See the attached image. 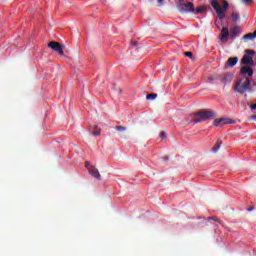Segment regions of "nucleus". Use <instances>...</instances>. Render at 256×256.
<instances>
[{"mask_svg": "<svg viewBox=\"0 0 256 256\" xmlns=\"http://www.w3.org/2000/svg\"><path fill=\"white\" fill-rule=\"evenodd\" d=\"M241 75H248L249 77H253V69L251 67L244 66L240 69Z\"/></svg>", "mask_w": 256, "mask_h": 256, "instance_id": "1a4fd4ad", "label": "nucleus"}, {"mask_svg": "<svg viewBox=\"0 0 256 256\" xmlns=\"http://www.w3.org/2000/svg\"><path fill=\"white\" fill-rule=\"evenodd\" d=\"M205 7H199V8H196V10L194 9L196 15H199L200 13H203V11H205Z\"/></svg>", "mask_w": 256, "mask_h": 256, "instance_id": "aec40b11", "label": "nucleus"}, {"mask_svg": "<svg viewBox=\"0 0 256 256\" xmlns=\"http://www.w3.org/2000/svg\"><path fill=\"white\" fill-rule=\"evenodd\" d=\"M249 89H251V80L247 77L238 80L234 86V90L240 93V95H243V93L249 91Z\"/></svg>", "mask_w": 256, "mask_h": 256, "instance_id": "7ed1b4c3", "label": "nucleus"}, {"mask_svg": "<svg viewBox=\"0 0 256 256\" xmlns=\"http://www.w3.org/2000/svg\"><path fill=\"white\" fill-rule=\"evenodd\" d=\"M208 219H210L211 221H216V223H223V221H221L219 218L215 217V216H211Z\"/></svg>", "mask_w": 256, "mask_h": 256, "instance_id": "412c9836", "label": "nucleus"}, {"mask_svg": "<svg viewBox=\"0 0 256 256\" xmlns=\"http://www.w3.org/2000/svg\"><path fill=\"white\" fill-rule=\"evenodd\" d=\"M48 47L52 49V51L58 53V55H65V52L63 51V49H65V45H61L59 42L51 41L48 43Z\"/></svg>", "mask_w": 256, "mask_h": 256, "instance_id": "39448f33", "label": "nucleus"}, {"mask_svg": "<svg viewBox=\"0 0 256 256\" xmlns=\"http://www.w3.org/2000/svg\"><path fill=\"white\" fill-rule=\"evenodd\" d=\"M232 21L233 23H237L239 21V19H241V17L239 16L238 12H232Z\"/></svg>", "mask_w": 256, "mask_h": 256, "instance_id": "dca6fc26", "label": "nucleus"}, {"mask_svg": "<svg viewBox=\"0 0 256 256\" xmlns=\"http://www.w3.org/2000/svg\"><path fill=\"white\" fill-rule=\"evenodd\" d=\"M252 55H255V51L253 50H246L244 56L241 59L242 65H248L249 67H253L255 65V61H253Z\"/></svg>", "mask_w": 256, "mask_h": 256, "instance_id": "20e7f679", "label": "nucleus"}, {"mask_svg": "<svg viewBox=\"0 0 256 256\" xmlns=\"http://www.w3.org/2000/svg\"><path fill=\"white\" fill-rule=\"evenodd\" d=\"M115 129H116V131H119L120 133L127 131V128L125 126H116Z\"/></svg>", "mask_w": 256, "mask_h": 256, "instance_id": "a211bd4d", "label": "nucleus"}, {"mask_svg": "<svg viewBox=\"0 0 256 256\" xmlns=\"http://www.w3.org/2000/svg\"><path fill=\"white\" fill-rule=\"evenodd\" d=\"M220 81L224 85H227V83H231V81H233V74L227 73V74L220 76Z\"/></svg>", "mask_w": 256, "mask_h": 256, "instance_id": "6e6552de", "label": "nucleus"}, {"mask_svg": "<svg viewBox=\"0 0 256 256\" xmlns=\"http://www.w3.org/2000/svg\"><path fill=\"white\" fill-rule=\"evenodd\" d=\"M236 63H239V58L238 57H230V58H228L227 66L235 67Z\"/></svg>", "mask_w": 256, "mask_h": 256, "instance_id": "9b49d317", "label": "nucleus"}, {"mask_svg": "<svg viewBox=\"0 0 256 256\" xmlns=\"http://www.w3.org/2000/svg\"><path fill=\"white\" fill-rule=\"evenodd\" d=\"M221 145H223V141H221V139H218L216 144L212 148L213 153H217V150L221 149Z\"/></svg>", "mask_w": 256, "mask_h": 256, "instance_id": "2eb2a0df", "label": "nucleus"}, {"mask_svg": "<svg viewBox=\"0 0 256 256\" xmlns=\"http://www.w3.org/2000/svg\"><path fill=\"white\" fill-rule=\"evenodd\" d=\"M229 37V28L223 27L220 33V39L223 41V39H227Z\"/></svg>", "mask_w": 256, "mask_h": 256, "instance_id": "f8f14e48", "label": "nucleus"}, {"mask_svg": "<svg viewBox=\"0 0 256 256\" xmlns=\"http://www.w3.org/2000/svg\"><path fill=\"white\" fill-rule=\"evenodd\" d=\"M85 167H86V169H88V171H89V169H91L93 166H91V163H90L89 161H86V162H85Z\"/></svg>", "mask_w": 256, "mask_h": 256, "instance_id": "5701e85b", "label": "nucleus"}, {"mask_svg": "<svg viewBox=\"0 0 256 256\" xmlns=\"http://www.w3.org/2000/svg\"><path fill=\"white\" fill-rule=\"evenodd\" d=\"M214 79H217L215 76H211L207 78L208 83H211V81H214Z\"/></svg>", "mask_w": 256, "mask_h": 256, "instance_id": "b1692460", "label": "nucleus"}, {"mask_svg": "<svg viewBox=\"0 0 256 256\" xmlns=\"http://www.w3.org/2000/svg\"><path fill=\"white\" fill-rule=\"evenodd\" d=\"M244 5H253V0H242Z\"/></svg>", "mask_w": 256, "mask_h": 256, "instance_id": "4be33fe9", "label": "nucleus"}, {"mask_svg": "<svg viewBox=\"0 0 256 256\" xmlns=\"http://www.w3.org/2000/svg\"><path fill=\"white\" fill-rule=\"evenodd\" d=\"M245 42L247 41H254L256 39V30L254 33H247L246 35L243 36L242 38Z\"/></svg>", "mask_w": 256, "mask_h": 256, "instance_id": "9d476101", "label": "nucleus"}, {"mask_svg": "<svg viewBox=\"0 0 256 256\" xmlns=\"http://www.w3.org/2000/svg\"><path fill=\"white\" fill-rule=\"evenodd\" d=\"M158 1V3H163V1H165V0H157Z\"/></svg>", "mask_w": 256, "mask_h": 256, "instance_id": "7c9ffc66", "label": "nucleus"}, {"mask_svg": "<svg viewBox=\"0 0 256 256\" xmlns=\"http://www.w3.org/2000/svg\"><path fill=\"white\" fill-rule=\"evenodd\" d=\"M237 35H239V26L233 27L230 31V37L234 38L237 37Z\"/></svg>", "mask_w": 256, "mask_h": 256, "instance_id": "4468645a", "label": "nucleus"}, {"mask_svg": "<svg viewBox=\"0 0 256 256\" xmlns=\"http://www.w3.org/2000/svg\"><path fill=\"white\" fill-rule=\"evenodd\" d=\"M137 45H138V42H137V41L131 42V46H132V47H137Z\"/></svg>", "mask_w": 256, "mask_h": 256, "instance_id": "bb28decb", "label": "nucleus"}, {"mask_svg": "<svg viewBox=\"0 0 256 256\" xmlns=\"http://www.w3.org/2000/svg\"><path fill=\"white\" fill-rule=\"evenodd\" d=\"M184 55L186 57H193V52H185Z\"/></svg>", "mask_w": 256, "mask_h": 256, "instance_id": "393cba45", "label": "nucleus"}, {"mask_svg": "<svg viewBox=\"0 0 256 256\" xmlns=\"http://www.w3.org/2000/svg\"><path fill=\"white\" fill-rule=\"evenodd\" d=\"M146 99L148 101H153V99H157V94H148Z\"/></svg>", "mask_w": 256, "mask_h": 256, "instance_id": "6ab92c4d", "label": "nucleus"}, {"mask_svg": "<svg viewBox=\"0 0 256 256\" xmlns=\"http://www.w3.org/2000/svg\"><path fill=\"white\" fill-rule=\"evenodd\" d=\"M252 121H256V115L252 116Z\"/></svg>", "mask_w": 256, "mask_h": 256, "instance_id": "c756f323", "label": "nucleus"}, {"mask_svg": "<svg viewBox=\"0 0 256 256\" xmlns=\"http://www.w3.org/2000/svg\"><path fill=\"white\" fill-rule=\"evenodd\" d=\"M88 173L92 177H94V179H97L98 181H101V173H99V169L92 166L91 169H89Z\"/></svg>", "mask_w": 256, "mask_h": 256, "instance_id": "0eeeda50", "label": "nucleus"}, {"mask_svg": "<svg viewBox=\"0 0 256 256\" xmlns=\"http://www.w3.org/2000/svg\"><path fill=\"white\" fill-rule=\"evenodd\" d=\"M93 129L95 130L92 135L93 137H99V135H101V130H99V127H97L96 125L93 126Z\"/></svg>", "mask_w": 256, "mask_h": 256, "instance_id": "f3484780", "label": "nucleus"}, {"mask_svg": "<svg viewBox=\"0 0 256 256\" xmlns=\"http://www.w3.org/2000/svg\"><path fill=\"white\" fill-rule=\"evenodd\" d=\"M214 127H221L223 125H235V120L231 118H217L213 122Z\"/></svg>", "mask_w": 256, "mask_h": 256, "instance_id": "423d86ee", "label": "nucleus"}, {"mask_svg": "<svg viewBox=\"0 0 256 256\" xmlns=\"http://www.w3.org/2000/svg\"><path fill=\"white\" fill-rule=\"evenodd\" d=\"M251 109H252V111H255V109H256V103L251 105Z\"/></svg>", "mask_w": 256, "mask_h": 256, "instance_id": "cd10ccee", "label": "nucleus"}, {"mask_svg": "<svg viewBox=\"0 0 256 256\" xmlns=\"http://www.w3.org/2000/svg\"><path fill=\"white\" fill-rule=\"evenodd\" d=\"M214 111L201 110L195 114H190L191 117H194L195 123H203V121H208L209 119H213L215 117Z\"/></svg>", "mask_w": 256, "mask_h": 256, "instance_id": "f03ea898", "label": "nucleus"}, {"mask_svg": "<svg viewBox=\"0 0 256 256\" xmlns=\"http://www.w3.org/2000/svg\"><path fill=\"white\" fill-rule=\"evenodd\" d=\"M222 8L221 5L217 0H211L210 5H212L214 11H216V14L218 15L219 19H225V11L229 9V2L227 0H222Z\"/></svg>", "mask_w": 256, "mask_h": 256, "instance_id": "f257e3e1", "label": "nucleus"}, {"mask_svg": "<svg viewBox=\"0 0 256 256\" xmlns=\"http://www.w3.org/2000/svg\"><path fill=\"white\" fill-rule=\"evenodd\" d=\"M166 137L165 132H160V138L165 139Z\"/></svg>", "mask_w": 256, "mask_h": 256, "instance_id": "a878e982", "label": "nucleus"}, {"mask_svg": "<svg viewBox=\"0 0 256 256\" xmlns=\"http://www.w3.org/2000/svg\"><path fill=\"white\" fill-rule=\"evenodd\" d=\"M253 209H255V207L251 206L250 208L247 209V211H253Z\"/></svg>", "mask_w": 256, "mask_h": 256, "instance_id": "c85d7f7f", "label": "nucleus"}, {"mask_svg": "<svg viewBox=\"0 0 256 256\" xmlns=\"http://www.w3.org/2000/svg\"><path fill=\"white\" fill-rule=\"evenodd\" d=\"M185 11H191L194 12L195 11V6L193 5L192 2H188L186 4L183 5Z\"/></svg>", "mask_w": 256, "mask_h": 256, "instance_id": "ddd939ff", "label": "nucleus"}]
</instances>
